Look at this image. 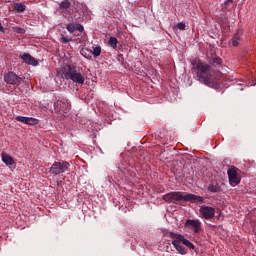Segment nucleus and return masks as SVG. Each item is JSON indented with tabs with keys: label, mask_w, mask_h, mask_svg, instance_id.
<instances>
[{
	"label": "nucleus",
	"mask_w": 256,
	"mask_h": 256,
	"mask_svg": "<svg viewBox=\"0 0 256 256\" xmlns=\"http://www.w3.org/2000/svg\"><path fill=\"white\" fill-rule=\"evenodd\" d=\"M191 63L198 81L205 85H223L225 81V74L221 71H213L211 73V66L197 58L192 60Z\"/></svg>",
	"instance_id": "obj_1"
},
{
	"label": "nucleus",
	"mask_w": 256,
	"mask_h": 256,
	"mask_svg": "<svg viewBox=\"0 0 256 256\" xmlns=\"http://www.w3.org/2000/svg\"><path fill=\"white\" fill-rule=\"evenodd\" d=\"M166 203H179V201H189L190 203H203L205 198L195 194H184L183 192H169L163 196Z\"/></svg>",
	"instance_id": "obj_2"
},
{
	"label": "nucleus",
	"mask_w": 256,
	"mask_h": 256,
	"mask_svg": "<svg viewBox=\"0 0 256 256\" xmlns=\"http://www.w3.org/2000/svg\"><path fill=\"white\" fill-rule=\"evenodd\" d=\"M170 237L172 239V245L180 255H187V249L182 245H185L188 249H195V245L181 234L170 233Z\"/></svg>",
	"instance_id": "obj_3"
},
{
	"label": "nucleus",
	"mask_w": 256,
	"mask_h": 256,
	"mask_svg": "<svg viewBox=\"0 0 256 256\" xmlns=\"http://www.w3.org/2000/svg\"><path fill=\"white\" fill-rule=\"evenodd\" d=\"M69 167L70 164L67 161H55L50 167V173H52V175H61V173H65Z\"/></svg>",
	"instance_id": "obj_4"
},
{
	"label": "nucleus",
	"mask_w": 256,
	"mask_h": 256,
	"mask_svg": "<svg viewBox=\"0 0 256 256\" xmlns=\"http://www.w3.org/2000/svg\"><path fill=\"white\" fill-rule=\"evenodd\" d=\"M216 210L215 208L207 205H202L199 208V217L200 219H206V221H211L215 218Z\"/></svg>",
	"instance_id": "obj_5"
},
{
	"label": "nucleus",
	"mask_w": 256,
	"mask_h": 256,
	"mask_svg": "<svg viewBox=\"0 0 256 256\" xmlns=\"http://www.w3.org/2000/svg\"><path fill=\"white\" fill-rule=\"evenodd\" d=\"M74 71H75V66H71L68 64L63 66L62 68H59L57 70V75L58 77H61V79H66L67 81H69Z\"/></svg>",
	"instance_id": "obj_6"
},
{
	"label": "nucleus",
	"mask_w": 256,
	"mask_h": 256,
	"mask_svg": "<svg viewBox=\"0 0 256 256\" xmlns=\"http://www.w3.org/2000/svg\"><path fill=\"white\" fill-rule=\"evenodd\" d=\"M228 179L231 187H237L239 183H241V177H239V173L237 172V168L232 167L228 169Z\"/></svg>",
	"instance_id": "obj_7"
},
{
	"label": "nucleus",
	"mask_w": 256,
	"mask_h": 256,
	"mask_svg": "<svg viewBox=\"0 0 256 256\" xmlns=\"http://www.w3.org/2000/svg\"><path fill=\"white\" fill-rule=\"evenodd\" d=\"M184 227L191 233H199L201 231V221L199 219L186 220Z\"/></svg>",
	"instance_id": "obj_8"
},
{
	"label": "nucleus",
	"mask_w": 256,
	"mask_h": 256,
	"mask_svg": "<svg viewBox=\"0 0 256 256\" xmlns=\"http://www.w3.org/2000/svg\"><path fill=\"white\" fill-rule=\"evenodd\" d=\"M4 81L8 85H21L23 82V79L14 72H8L4 75Z\"/></svg>",
	"instance_id": "obj_9"
},
{
	"label": "nucleus",
	"mask_w": 256,
	"mask_h": 256,
	"mask_svg": "<svg viewBox=\"0 0 256 256\" xmlns=\"http://www.w3.org/2000/svg\"><path fill=\"white\" fill-rule=\"evenodd\" d=\"M16 121H19V123H23L24 125H39V119L33 117L17 116Z\"/></svg>",
	"instance_id": "obj_10"
},
{
	"label": "nucleus",
	"mask_w": 256,
	"mask_h": 256,
	"mask_svg": "<svg viewBox=\"0 0 256 256\" xmlns=\"http://www.w3.org/2000/svg\"><path fill=\"white\" fill-rule=\"evenodd\" d=\"M21 59L24 63H26V65H32L33 67H37V65H39V61H37V59H35L29 53H24L21 56Z\"/></svg>",
	"instance_id": "obj_11"
},
{
	"label": "nucleus",
	"mask_w": 256,
	"mask_h": 256,
	"mask_svg": "<svg viewBox=\"0 0 256 256\" xmlns=\"http://www.w3.org/2000/svg\"><path fill=\"white\" fill-rule=\"evenodd\" d=\"M73 83H78V85H83L85 83V77L81 72H77V69L72 72V76L69 78Z\"/></svg>",
	"instance_id": "obj_12"
},
{
	"label": "nucleus",
	"mask_w": 256,
	"mask_h": 256,
	"mask_svg": "<svg viewBox=\"0 0 256 256\" xmlns=\"http://www.w3.org/2000/svg\"><path fill=\"white\" fill-rule=\"evenodd\" d=\"M66 29L67 31H69V33H75V31H79V33H83V31H85V28L83 27V25L79 23H70L66 25Z\"/></svg>",
	"instance_id": "obj_13"
},
{
	"label": "nucleus",
	"mask_w": 256,
	"mask_h": 256,
	"mask_svg": "<svg viewBox=\"0 0 256 256\" xmlns=\"http://www.w3.org/2000/svg\"><path fill=\"white\" fill-rule=\"evenodd\" d=\"M2 161L5 163V165H15V159L13 157L5 152H2L1 154Z\"/></svg>",
	"instance_id": "obj_14"
},
{
	"label": "nucleus",
	"mask_w": 256,
	"mask_h": 256,
	"mask_svg": "<svg viewBox=\"0 0 256 256\" xmlns=\"http://www.w3.org/2000/svg\"><path fill=\"white\" fill-rule=\"evenodd\" d=\"M237 82H238L237 78L233 76L227 77V75H225L224 82L222 85L223 87H229V85H235V83Z\"/></svg>",
	"instance_id": "obj_15"
},
{
	"label": "nucleus",
	"mask_w": 256,
	"mask_h": 256,
	"mask_svg": "<svg viewBox=\"0 0 256 256\" xmlns=\"http://www.w3.org/2000/svg\"><path fill=\"white\" fill-rule=\"evenodd\" d=\"M65 107H66V104L63 101L58 100L55 103V109L56 111H58V113H61V111L65 113Z\"/></svg>",
	"instance_id": "obj_16"
},
{
	"label": "nucleus",
	"mask_w": 256,
	"mask_h": 256,
	"mask_svg": "<svg viewBox=\"0 0 256 256\" xmlns=\"http://www.w3.org/2000/svg\"><path fill=\"white\" fill-rule=\"evenodd\" d=\"M117 43H119V40H117L116 37L111 36L108 40V45L112 47V49H117Z\"/></svg>",
	"instance_id": "obj_17"
},
{
	"label": "nucleus",
	"mask_w": 256,
	"mask_h": 256,
	"mask_svg": "<svg viewBox=\"0 0 256 256\" xmlns=\"http://www.w3.org/2000/svg\"><path fill=\"white\" fill-rule=\"evenodd\" d=\"M71 7V2L69 0H64L60 3V9L61 11H67Z\"/></svg>",
	"instance_id": "obj_18"
},
{
	"label": "nucleus",
	"mask_w": 256,
	"mask_h": 256,
	"mask_svg": "<svg viewBox=\"0 0 256 256\" xmlns=\"http://www.w3.org/2000/svg\"><path fill=\"white\" fill-rule=\"evenodd\" d=\"M14 9L18 13H23V11H25V9H26V6L23 3H16V4H14Z\"/></svg>",
	"instance_id": "obj_19"
},
{
	"label": "nucleus",
	"mask_w": 256,
	"mask_h": 256,
	"mask_svg": "<svg viewBox=\"0 0 256 256\" xmlns=\"http://www.w3.org/2000/svg\"><path fill=\"white\" fill-rule=\"evenodd\" d=\"M208 191H210V193H219V191H221V188H219L218 185H210L208 186Z\"/></svg>",
	"instance_id": "obj_20"
},
{
	"label": "nucleus",
	"mask_w": 256,
	"mask_h": 256,
	"mask_svg": "<svg viewBox=\"0 0 256 256\" xmlns=\"http://www.w3.org/2000/svg\"><path fill=\"white\" fill-rule=\"evenodd\" d=\"M12 30L14 31V33H18L19 35H25L26 31L24 28L21 27H12Z\"/></svg>",
	"instance_id": "obj_21"
},
{
	"label": "nucleus",
	"mask_w": 256,
	"mask_h": 256,
	"mask_svg": "<svg viewBox=\"0 0 256 256\" xmlns=\"http://www.w3.org/2000/svg\"><path fill=\"white\" fill-rule=\"evenodd\" d=\"M92 54L94 57H99V55H101V46L93 47Z\"/></svg>",
	"instance_id": "obj_22"
},
{
	"label": "nucleus",
	"mask_w": 256,
	"mask_h": 256,
	"mask_svg": "<svg viewBox=\"0 0 256 256\" xmlns=\"http://www.w3.org/2000/svg\"><path fill=\"white\" fill-rule=\"evenodd\" d=\"M60 41L63 44H67V43H71L72 39L67 37V36H65V35H63V34H61Z\"/></svg>",
	"instance_id": "obj_23"
},
{
	"label": "nucleus",
	"mask_w": 256,
	"mask_h": 256,
	"mask_svg": "<svg viewBox=\"0 0 256 256\" xmlns=\"http://www.w3.org/2000/svg\"><path fill=\"white\" fill-rule=\"evenodd\" d=\"M177 29H180V31H185V29L187 28V25H185V23L180 22L176 25Z\"/></svg>",
	"instance_id": "obj_24"
},
{
	"label": "nucleus",
	"mask_w": 256,
	"mask_h": 256,
	"mask_svg": "<svg viewBox=\"0 0 256 256\" xmlns=\"http://www.w3.org/2000/svg\"><path fill=\"white\" fill-rule=\"evenodd\" d=\"M213 63H214L215 65H222L223 59H221V57H215V58L213 59Z\"/></svg>",
	"instance_id": "obj_25"
},
{
	"label": "nucleus",
	"mask_w": 256,
	"mask_h": 256,
	"mask_svg": "<svg viewBox=\"0 0 256 256\" xmlns=\"http://www.w3.org/2000/svg\"><path fill=\"white\" fill-rule=\"evenodd\" d=\"M237 35L234 36V38L232 39V45L233 47H238L239 46V41H237Z\"/></svg>",
	"instance_id": "obj_26"
},
{
	"label": "nucleus",
	"mask_w": 256,
	"mask_h": 256,
	"mask_svg": "<svg viewBox=\"0 0 256 256\" xmlns=\"http://www.w3.org/2000/svg\"><path fill=\"white\" fill-rule=\"evenodd\" d=\"M81 55L85 57L86 59H91V55H87V52L85 50H81Z\"/></svg>",
	"instance_id": "obj_27"
},
{
	"label": "nucleus",
	"mask_w": 256,
	"mask_h": 256,
	"mask_svg": "<svg viewBox=\"0 0 256 256\" xmlns=\"http://www.w3.org/2000/svg\"><path fill=\"white\" fill-rule=\"evenodd\" d=\"M224 7H225V9H227L229 7V2L227 0L224 2Z\"/></svg>",
	"instance_id": "obj_28"
},
{
	"label": "nucleus",
	"mask_w": 256,
	"mask_h": 256,
	"mask_svg": "<svg viewBox=\"0 0 256 256\" xmlns=\"http://www.w3.org/2000/svg\"><path fill=\"white\" fill-rule=\"evenodd\" d=\"M226 2H228V3H233V0H226Z\"/></svg>",
	"instance_id": "obj_29"
},
{
	"label": "nucleus",
	"mask_w": 256,
	"mask_h": 256,
	"mask_svg": "<svg viewBox=\"0 0 256 256\" xmlns=\"http://www.w3.org/2000/svg\"><path fill=\"white\" fill-rule=\"evenodd\" d=\"M0 31H3V26H1V23H0Z\"/></svg>",
	"instance_id": "obj_30"
}]
</instances>
